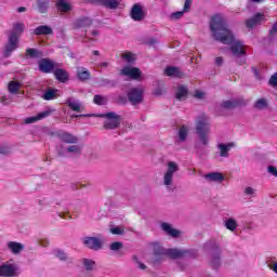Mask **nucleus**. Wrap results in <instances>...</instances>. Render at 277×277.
<instances>
[{
    "instance_id": "28",
    "label": "nucleus",
    "mask_w": 277,
    "mask_h": 277,
    "mask_svg": "<svg viewBox=\"0 0 277 277\" xmlns=\"http://www.w3.org/2000/svg\"><path fill=\"white\" fill-rule=\"evenodd\" d=\"M56 8L58 12H70L72 10V6L67 0H57Z\"/></svg>"
},
{
    "instance_id": "41",
    "label": "nucleus",
    "mask_w": 277,
    "mask_h": 277,
    "mask_svg": "<svg viewBox=\"0 0 277 277\" xmlns=\"http://www.w3.org/2000/svg\"><path fill=\"white\" fill-rule=\"evenodd\" d=\"M121 57L122 60H126L128 64H133V62H135V55L131 52L123 53Z\"/></svg>"
},
{
    "instance_id": "40",
    "label": "nucleus",
    "mask_w": 277,
    "mask_h": 277,
    "mask_svg": "<svg viewBox=\"0 0 277 277\" xmlns=\"http://www.w3.org/2000/svg\"><path fill=\"white\" fill-rule=\"evenodd\" d=\"M245 196H250V198H256V189L252 186H248L243 190Z\"/></svg>"
},
{
    "instance_id": "25",
    "label": "nucleus",
    "mask_w": 277,
    "mask_h": 277,
    "mask_svg": "<svg viewBox=\"0 0 277 277\" xmlns=\"http://www.w3.org/2000/svg\"><path fill=\"white\" fill-rule=\"evenodd\" d=\"M91 25H92V18L82 17V18L77 19L74 23V28L75 29H85V27H91Z\"/></svg>"
},
{
    "instance_id": "36",
    "label": "nucleus",
    "mask_w": 277,
    "mask_h": 277,
    "mask_svg": "<svg viewBox=\"0 0 277 277\" xmlns=\"http://www.w3.org/2000/svg\"><path fill=\"white\" fill-rule=\"evenodd\" d=\"M188 90L187 87H179L176 91V98L177 101H184V98H187Z\"/></svg>"
},
{
    "instance_id": "7",
    "label": "nucleus",
    "mask_w": 277,
    "mask_h": 277,
    "mask_svg": "<svg viewBox=\"0 0 277 277\" xmlns=\"http://www.w3.org/2000/svg\"><path fill=\"white\" fill-rule=\"evenodd\" d=\"M100 118H106L104 122V129L114 130L120 127L121 117L116 113H107L104 115H100Z\"/></svg>"
},
{
    "instance_id": "48",
    "label": "nucleus",
    "mask_w": 277,
    "mask_h": 277,
    "mask_svg": "<svg viewBox=\"0 0 277 277\" xmlns=\"http://www.w3.org/2000/svg\"><path fill=\"white\" fill-rule=\"evenodd\" d=\"M10 153H12V150L10 149L9 146L6 145L0 146V155H10Z\"/></svg>"
},
{
    "instance_id": "54",
    "label": "nucleus",
    "mask_w": 277,
    "mask_h": 277,
    "mask_svg": "<svg viewBox=\"0 0 277 277\" xmlns=\"http://www.w3.org/2000/svg\"><path fill=\"white\" fill-rule=\"evenodd\" d=\"M194 0H185L183 12H189Z\"/></svg>"
},
{
    "instance_id": "14",
    "label": "nucleus",
    "mask_w": 277,
    "mask_h": 277,
    "mask_svg": "<svg viewBox=\"0 0 277 277\" xmlns=\"http://www.w3.org/2000/svg\"><path fill=\"white\" fill-rule=\"evenodd\" d=\"M248 105V101L243 100L242 97L225 101L221 104L223 109H235V107H246Z\"/></svg>"
},
{
    "instance_id": "32",
    "label": "nucleus",
    "mask_w": 277,
    "mask_h": 277,
    "mask_svg": "<svg viewBox=\"0 0 277 277\" xmlns=\"http://www.w3.org/2000/svg\"><path fill=\"white\" fill-rule=\"evenodd\" d=\"M50 3L49 0H37V8L40 14H47L49 12Z\"/></svg>"
},
{
    "instance_id": "13",
    "label": "nucleus",
    "mask_w": 277,
    "mask_h": 277,
    "mask_svg": "<svg viewBox=\"0 0 277 277\" xmlns=\"http://www.w3.org/2000/svg\"><path fill=\"white\" fill-rule=\"evenodd\" d=\"M82 243L90 250H101L103 248V241L96 237H84Z\"/></svg>"
},
{
    "instance_id": "63",
    "label": "nucleus",
    "mask_w": 277,
    "mask_h": 277,
    "mask_svg": "<svg viewBox=\"0 0 277 277\" xmlns=\"http://www.w3.org/2000/svg\"><path fill=\"white\" fill-rule=\"evenodd\" d=\"M92 55L98 56V55H101V52H100L98 50H94V51L92 52Z\"/></svg>"
},
{
    "instance_id": "1",
    "label": "nucleus",
    "mask_w": 277,
    "mask_h": 277,
    "mask_svg": "<svg viewBox=\"0 0 277 277\" xmlns=\"http://www.w3.org/2000/svg\"><path fill=\"white\" fill-rule=\"evenodd\" d=\"M210 30L216 42L232 45L230 51L237 60H239V57H246V45H243V42L235 40V35L228 25H226L224 15L216 14L211 18Z\"/></svg>"
},
{
    "instance_id": "55",
    "label": "nucleus",
    "mask_w": 277,
    "mask_h": 277,
    "mask_svg": "<svg viewBox=\"0 0 277 277\" xmlns=\"http://www.w3.org/2000/svg\"><path fill=\"white\" fill-rule=\"evenodd\" d=\"M194 96H195V98H205V92L195 91Z\"/></svg>"
},
{
    "instance_id": "42",
    "label": "nucleus",
    "mask_w": 277,
    "mask_h": 277,
    "mask_svg": "<svg viewBox=\"0 0 277 277\" xmlns=\"http://www.w3.org/2000/svg\"><path fill=\"white\" fill-rule=\"evenodd\" d=\"M93 102L95 105H107V98L103 95H95Z\"/></svg>"
},
{
    "instance_id": "18",
    "label": "nucleus",
    "mask_w": 277,
    "mask_h": 277,
    "mask_svg": "<svg viewBox=\"0 0 277 277\" xmlns=\"http://www.w3.org/2000/svg\"><path fill=\"white\" fill-rule=\"evenodd\" d=\"M53 68H55V65L49 58H42L39 62V70L41 72H51L53 70Z\"/></svg>"
},
{
    "instance_id": "52",
    "label": "nucleus",
    "mask_w": 277,
    "mask_h": 277,
    "mask_svg": "<svg viewBox=\"0 0 277 277\" xmlns=\"http://www.w3.org/2000/svg\"><path fill=\"white\" fill-rule=\"evenodd\" d=\"M267 172H268V174H272V176H276V179H277V169H276V167L268 166L267 167Z\"/></svg>"
},
{
    "instance_id": "58",
    "label": "nucleus",
    "mask_w": 277,
    "mask_h": 277,
    "mask_svg": "<svg viewBox=\"0 0 277 277\" xmlns=\"http://www.w3.org/2000/svg\"><path fill=\"white\" fill-rule=\"evenodd\" d=\"M271 34H277V25L274 24L272 29H271Z\"/></svg>"
},
{
    "instance_id": "59",
    "label": "nucleus",
    "mask_w": 277,
    "mask_h": 277,
    "mask_svg": "<svg viewBox=\"0 0 277 277\" xmlns=\"http://www.w3.org/2000/svg\"><path fill=\"white\" fill-rule=\"evenodd\" d=\"M88 40H90L91 42H96V39L91 38V37H85L83 42H88Z\"/></svg>"
},
{
    "instance_id": "16",
    "label": "nucleus",
    "mask_w": 277,
    "mask_h": 277,
    "mask_svg": "<svg viewBox=\"0 0 277 277\" xmlns=\"http://www.w3.org/2000/svg\"><path fill=\"white\" fill-rule=\"evenodd\" d=\"M6 248L11 252V254H14L16 256L21 254L23 250H25V245L16 241H9L6 243Z\"/></svg>"
},
{
    "instance_id": "2",
    "label": "nucleus",
    "mask_w": 277,
    "mask_h": 277,
    "mask_svg": "<svg viewBox=\"0 0 277 277\" xmlns=\"http://www.w3.org/2000/svg\"><path fill=\"white\" fill-rule=\"evenodd\" d=\"M211 126L209 124V117L207 115H200L196 120V133L199 137V143L195 145L198 155H205V147L209 146V133Z\"/></svg>"
},
{
    "instance_id": "46",
    "label": "nucleus",
    "mask_w": 277,
    "mask_h": 277,
    "mask_svg": "<svg viewBox=\"0 0 277 277\" xmlns=\"http://www.w3.org/2000/svg\"><path fill=\"white\" fill-rule=\"evenodd\" d=\"M83 265H84L85 269L90 271V269H92V267H94V261L84 259Z\"/></svg>"
},
{
    "instance_id": "11",
    "label": "nucleus",
    "mask_w": 277,
    "mask_h": 277,
    "mask_svg": "<svg viewBox=\"0 0 277 277\" xmlns=\"http://www.w3.org/2000/svg\"><path fill=\"white\" fill-rule=\"evenodd\" d=\"M55 114V109L51 106H48L43 111L37 114L36 116L28 117L25 119V124H34L39 122V120H44V118H49V116Z\"/></svg>"
},
{
    "instance_id": "50",
    "label": "nucleus",
    "mask_w": 277,
    "mask_h": 277,
    "mask_svg": "<svg viewBox=\"0 0 277 277\" xmlns=\"http://www.w3.org/2000/svg\"><path fill=\"white\" fill-rule=\"evenodd\" d=\"M133 261H134L135 265L138 267V269H146L145 264L142 263V262L137 259V256H134V258H133Z\"/></svg>"
},
{
    "instance_id": "39",
    "label": "nucleus",
    "mask_w": 277,
    "mask_h": 277,
    "mask_svg": "<svg viewBox=\"0 0 277 277\" xmlns=\"http://www.w3.org/2000/svg\"><path fill=\"white\" fill-rule=\"evenodd\" d=\"M267 267H268V269H271L272 272H274V274H277V260H276V258H272V259L267 262Z\"/></svg>"
},
{
    "instance_id": "10",
    "label": "nucleus",
    "mask_w": 277,
    "mask_h": 277,
    "mask_svg": "<svg viewBox=\"0 0 277 277\" xmlns=\"http://www.w3.org/2000/svg\"><path fill=\"white\" fill-rule=\"evenodd\" d=\"M18 276V266L10 262L0 265V277H15Z\"/></svg>"
},
{
    "instance_id": "56",
    "label": "nucleus",
    "mask_w": 277,
    "mask_h": 277,
    "mask_svg": "<svg viewBox=\"0 0 277 277\" xmlns=\"http://www.w3.org/2000/svg\"><path fill=\"white\" fill-rule=\"evenodd\" d=\"M0 103L2 105H10V100H8V96H0Z\"/></svg>"
},
{
    "instance_id": "38",
    "label": "nucleus",
    "mask_w": 277,
    "mask_h": 277,
    "mask_svg": "<svg viewBox=\"0 0 277 277\" xmlns=\"http://www.w3.org/2000/svg\"><path fill=\"white\" fill-rule=\"evenodd\" d=\"M66 150L69 155H81V146L79 145H71Z\"/></svg>"
},
{
    "instance_id": "22",
    "label": "nucleus",
    "mask_w": 277,
    "mask_h": 277,
    "mask_svg": "<svg viewBox=\"0 0 277 277\" xmlns=\"http://www.w3.org/2000/svg\"><path fill=\"white\" fill-rule=\"evenodd\" d=\"M32 34L35 36H52L53 28L51 26L41 25L34 29Z\"/></svg>"
},
{
    "instance_id": "60",
    "label": "nucleus",
    "mask_w": 277,
    "mask_h": 277,
    "mask_svg": "<svg viewBox=\"0 0 277 277\" xmlns=\"http://www.w3.org/2000/svg\"><path fill=\"white\" fill-rule=\"evenodd\" d=\"M107 66H109V63H107V62L100 63L101 68H107Z\"/></svg>"
},
{
    "instance_id": "17",
    "label": "nucleus",
    "mask_w": 277,
    "mask_h": 277,
    "mask_svg": "<svg viewBox=\"0 0 277 277\" xmlns=\"http://www.w3.org/2000/svg\"><path fill=\"white\" fill-rule=\"evenodd\" d=\"M203 179L208 183H224V174L220 172H211L206 175H203Z\"/></svg>"
},
{
    "instance_id": "64",
    "label": "nucleus",
    "mask_w": 277,
    "mask_h": 277,
    "mask_svg": "<svg viewBox=\"0 0 277 277\" xmlns=\"http://www.w3.org/2000/svg\"><path fill=\"white\" fill-rule=\"evenodd\" d=\"M91 35H92L93 37L98 36V30H92Z\"/></svg>"
},
{
    "instance_id": "31",
    "label": "nucleus",
    "mask_w": 277,
    "mask_h": 277,
    "mask_svg": "<svg viewBox=\"0 0 277 277\" xmlns=\"http://www.w3.org/2000/svg\"><path fill=\"white\" fill-rule=\"evenodd\" d=\"M224 226H225V228H227V230H230V233H235L237 230V226H239V224L237 223V220L229 217L224 221Z\"/></svg>"
},
{
    "instance_id": "23",
    "label": "nucleus",
    "mask_w": 277,
    "mask_h": 277,
    "mask_svg": "<svg viewBox=\"0 0 277 277\" xmlns=\"http://www.w3.org/2000/svg\"><path fill=\"white\" fill-rule=\"evenodd\" d=\"M160 228L170 237L176 238L181 235V232H179V229L173 228L172 225L169 223H161Z\"/></svg>"
},
{
    "instance_id": "24",
    "label": "nucleus",
    "mask_w": 277,
    "mask_h": 277,
    "mask_svg": "<svg viewBox=\"0 0 277 277\" xmlns=\"http://www.w3.org/2000/svg\"><path fill=\"white\" fill-rule=\"evenodd\" d=\"M53 255L58 261H63L64 263H72V258L68 256V253L61 249H55L53 251Z\"/></svg>"
},
{
    "instance_id": "12",
    "label": "nucleus",
    "mask_w": 277,
    "mask_h": 277,
    "mask_svg": "<svg viewBox=\"0 0 277 277\" xmlns=\"http://www.w3.org/2000/svg\"><path fill=\"white\" fill-rule=\"evenodd\" d=\"M130 16L132 21L141 23V21H144V18H146V12H144V8L142 5L134 4L131 9Z\"/></svg>"
},
{
    "instance_id": "45",
    "label": "nucleus",
    "mask_w": 277,
    "mask_h": 277,
    "mask_svg": "<svg viewBox=\"0 0 277 277\" xmlns=\"http://www.w3.org/2000/svg\"><path fill=\"white\" fill-rule=\"evenodd\" d=\"M268 84L272 88H277V72H275L268 80Z\"/></svg>"
},
{
    "instance_id": "35",
    "label": "nucleus",
    "mask_w": 277,
    "mask_h": 277,
    "mask_svg": "<svg viewBox=\"0 0 277 277\" xmlns=\"http://www.w3.org/2000/svg\"><path fill=\"white\" fill-rule=\"evenodd\" d=\"M21 82L18 81H10L8 85V90L11 94H18V90H21Z\"/></svg>"
},
{
    "instance_id": "44",
    "label": "nucleus",
    "mask_w": 277,
    "mask_h": 277,
    "mask_svg": "<svg viewBox=\"0 0 277 277\" xmlns=\"http://www.w3.org/2000/svg\"><path fill=\"white\" fill-rule=\"evenodd\" d=\"M183 14H185V11H177L170 15L171 21H179L180 18H183Z\"/></svg>"
},
{
    "instance_id": "20",
    "label": "nucleus",
    "mask_w": 277,
    "mask_h": 277,
    "mask_svg": "<svg viewBox=\"0 0 277 277\" xmlns=\"http://www.w3.org/2000/svg\"><path fill=\"white\" fill-rule=\"evenodd\" d=\"M58 138L61 142H65V144H77V142H79V138L69 132L58 133Z\"/></svg>"
},
{
    "instance_id": "6",
    "label": "nucleus",
    "mask_w": 277,
    "mask_h": 277,
    "mask_svg": "<svg viewBox=\"0 0 277 277\" xmlns=\"http://www.w3.org/2000/svg\"><path fill=\"white\" fill-rule=\"evenodd\" d=\"M158 254L169 256L170 259H183L184 256H197L198 252L194 250L161 249Z\"/></svg>"
},
{
    "instance_id": "26",
    "label": "nucleus",
    "mask_w": 277,
    "mask_h": 277,
    "mask_svg": "<svg viewBox=\"0 0 277 277\" xmlns=\"http://www.w3.org/2000/svg\"><path fill=\"white\" fill-rule=\"evenodd\" d=\"M97 3L107 10H117L118 5H120L119 0H97Z\"/></svg>"
},
{
    "instance_id": "15",
    "label": "nucleus",
    "mask_w": 277,
    "mask_h": 277,
    "mask_svg": "<svg viewBox=\"0 0 277 277\" xmlns=\"http://www.w3.org/2000/svg\"><path fill=\"white\" fill-rule=\"evenodd\" d=\"M65 105L69 107L72 111H77V114H81L83 111V106L81 105V102L75 97H68L65 102Z\"/></svg>"
},
{
    "instance_id": "49",
    "label": "nucleus",
    "mask_w": 277,
    "mask_h": 277,
    "mask_svg": "<svg viewBox=\"0 0 277 277\" xmlns=\"http://www.w3.org/2000/svg\"><path fill=\"white\" fill-rule=\"evenodd\" d=\"M123 247L122 242L116 241L110 245V250H120Z\"/></svg>"
},
{
    "instance_id": "51",
    "label": "nucleus",
    "mask_w": 277,
    "mask_h": 277,
    "mask_svg": "<svg viewBox=\"0 0 277 277\" xmlns=\"http://www.w3.org/2000/svg\"><path fill=\"white\" fill-rule=\"evenodd\" d=\"M128 101H129V100H128L127 96H124V95H119L118 98H117V103H118L119 105H127Z\"/></svg>"
},
{
    "instance_id": "43",
    "label": "nucleus",
    "mask_w": 277,
    "mask_h": 277,
    "mask_svg": "<svg viewBox=\"0 0 277 277\" xmlns=\"http://www.w3.org/2000/svg\"><path fill=\"white\" fill-rule=\"evenodd\" d=\"M111 235H124V228L120 226H115L110 228Z\"/></svg>"
},
{
    "instance_id": "33",
    "label": "nucleus",
    "mask_w": 277,
    "mask_h": 277,
    "mask_svg": "<svg viewBox=\"0 0 277 277\" xmlns=\"http://www.w3.org/2000/svg\"><path fill=\"white\" fill-rule=\"evenodd\" d=\"M189 133V128L187 126H182L177 132V142H185Z\"/></svg>"
},
{
    "instance_id": "19",
    "label": "nucleus",
    "mask_w": 277,
    "mask_h": 277,
    "mask_svg": "<svg viewBox=\"0 0 277 277\" xmlns=\"http://www.w3.org/2000/svg\"><path fill=\"white\" fill-rule=\"evenodd\" d=\"M230 148H235V143H220L217 144V149L220 150V157L228 158Z\"/></svg>"
},
{
    "instance_id": "21",
    "label": "nucleus",
    "mask_w": 277,
    "mask_h": 277,
    "mask_svg": "<svg viewBox=\"0 0 277 277\" xmlns=\"http://www.w3.org/2000/svg\"><path fill=\"white\" fill-rule=\"evenodd\" d=\"M263 13L255 14L252 18H249L246 21V27L249 29H252V27H256V25H261L263 22Z\"/></svg>"
},
{
    "instance_id": "34",
    "label": "nucleus",
    "mask_w": 277,
    "mask_h": 277,
    "mask_svg": "<svg viewBox=\"0 0 277 277\" xmlns=\"http://www.w3.org/2000/svg\"><path fill=\"white\" fill-rule=\"evenodd\" d=\"M253 107L254 109H258V111H263L264 109H267V107H269V103H267L266 98H260L255 101Z\"/></svg>"
},
{
    "instance_id": "4",
    "label": "nucleus",
    "mask_w": 277,
    "mask_h": 277,
    "mask_svg": "<svg viewBox=\"0 0 277 277\" xmlns=\"http://www.w3.org/2000/svg\"><path fill=\"white\" fill-rule=\"evenodd\" d=\"M176 172H179V164L174 161H169L162 179V185H164L168 192L176 189V186H174V174Z\"/></svg>"
},
{
    "instance_id": "57",
    "label": "nucleus",
    "mask_w": 277,
    "mask_h": 277,
    "mask_svg": "<svg viewBox=\"0 0 277 277\" xmlns=\"http://www.w3.org/2000/svg\"><path fill=\"white\" fill-rule=\"evenodd\" d=\"M215 64L217 66H222V64H224V58H222V56H219L215 58Z\"/></svg>"
},
{
    "instance_id": "3",
    "label": "nucleus",
    "mask_w": 277,
    "mask_h": 277,
    "mask_svg": "<svg viewBox=\"0 0 277 277\" xmlns=\"http://www.w3.org/2000/svg\"><path fill=\"white\" fill-rule=\"evenodd\" d=\"M23 31H25V24L16 23L13 25V29L9 34L8 42L3 51L4 57H10V55L18 49V38H21Z\"/></svg>"
},
{
    "instance_id": "5",
    "label": "nucleus",
    "mask_w": 277,
    "mask_h": 277,
    "mask_svg": "<svg viewBox=\"0 0 277 277\" xmlns=\"http://www.w3.org/2000/svg\"><path fill=\"white\" fill-rule=\"evenodd\" d=\"M203 249L206 250V252H212V258L210 263L213 269H217L220 265H222V262H221L222 250L220 249V245L216 243L215 241H209L203 246Z\"/></svg>"
},
{
    "instance_id": "30",
    "label": "nucleus",
    "mask_w": 277,
    "mask_h": 277,
    "mask_svg": "<svg viewBox=\"0 0 277 277\" xmlns=\"http://www.w3.org/2000/svg\"><path fill=\"white\" fill-rule=\"evenodd\" d=\"M167 77H176V78H181L183 77V72L181 71V69L179 67H167L164 70Z\"/></svg>"
},
{
    "instance_id": "29",
    "label": "nucleus",
    "mask_w": 277,
    "mask_h": 277,
    "mask_svg": "<svg viewBox=\"0 0 277 277\" xmlns=\"http://www.w3.org/2000/svg\"><path fill=\"white\" fill-rule=\"evenodd\" d=\"M54 76L61 83H66V81H68V72L62 68L54 70Z\"/></svg>"
},
{
    "instance_id": "8",
    "label": "nucleus",
    "mask_w": 277,
    "mask_h": 277,
    "mask_svg": "<svg viewBox=\"0 0 277 277\" xmlns=\"http://www.w3.org/2000/svg\"><path fill=\"white\" fill-rule=\"evenodd\" d=\"M120 75L123 77H129V79H132L133 81H143L144 78L142 77V70L137 67L133 66H124L120 70Z\"/></svg>"
},
{
    "instance_id": "62",
    "label": "nucleus",
    "mask_w": 277,
    "mask_h": 277,
    "mask_svg": "<svg viewBox=\"0 0 277 277\" xmlns=\"http://www.w3.org/2000/svg\"><path fill=\"white\" fill-rule=\"evenodd\" d=\"M88 116H90V115H72L71 118H79V117L85 118Z\"/></svg>"
},
{
    "instance_id": "9",
    "label": "nucleus",
    "mask_w": 277,
    "mask_h": 277,
    "mask_svg": "<svg viewBox=\"0 0 277 277\" xmlns=\"http://www.w3.org/2000/svg\"><path fill=\"white\" fill-rule=\"evenodd\" d=\"M128 101L131 105H140L144 101V89L133 88L128 91Z\"/></svg>"
},
{
    "instance_id": "61",
    "label": "nucleus",
    "mask_w": 277,
    "mask_h": 277,
    "mask_svg": "<svg viewBox=\"0 0 277 277\" xmlns=\"http://www.w3.org/2000/svg\"><path fill=\"white\" fill-rule=\"evenodd\" d=\"M17 12L21 13V12H27V9L25 6H19L17 9Z\"/></svg>"
},
{
    "instance_id": "53",
    "label": "nucleus",
    "mask_w": 277,
    "mask_h": 277,
    "mask_svg": "<svg viewBox=\"0 0 277 277\" xmlns=\"http://www.w3.org/2000/svg\"><path fill=\"white\" fill-rule=\"evenodd\" d=\"M102 84L103 85H109L110 88H115L116 87V82H114V80H109V79H103L102 80Z\"/></svg>"
},
{
    "instance_id": "47",
    "label": "nucleus",
    "mask_w": 277,
    "mask_h": 277,
    "mask_svg": "<svg viewBox=\"0 0 277 277\" xmlns=\"http://www.w3.org/2000/svg\"><path fill=\"white\" fill-rule=\"evenodd\" d=\"M26 55H28V57H38V51L36 49H27L26 50Z\"/></svg>"
},
{
    "instance_id": "27",
    "label": "nucleus",
    "mask_w": 277,
    "mask_h": 277,
    "mask_svg": "<svg viewBox=\"0 0 277 277\" xmlns=\"http://www.w3.org/2000/svg\"><path fill=\"white\" fill-rule=\"evenodd\" d=\"M76 75L79 81H88V79L91 77L90 70H88L85 67H78Z\"/></svg>"
},
{
    "instance_id": "37",
    "label": "nucleus",
    "mask_w": 277,
    "mask_h": 277,
    "mask_svg": "<svg viewBox=\"0 0 277 277\" xmlns=\"http://www.w3.org/2000/svg\"><path fill=\"white\" fill-rule=\"evenodd\" d=\"M44 101H53L54 98H57V90L55 89H49L43 94Z\"/></svg>"
}]
</instances>
